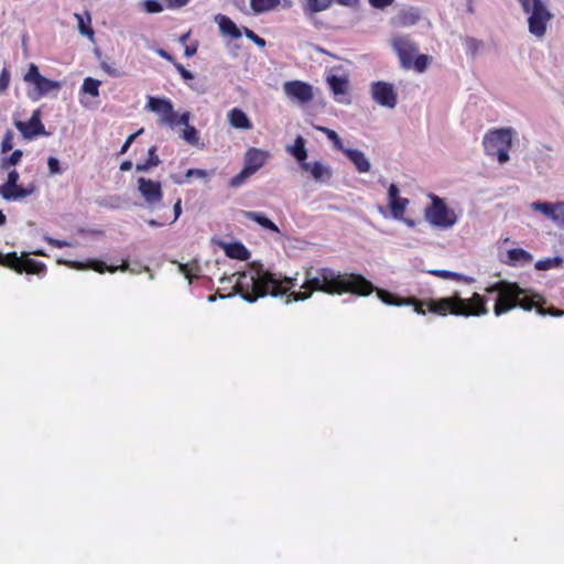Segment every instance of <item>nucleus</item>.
Masks as SVG:
<instances>
[{"mask_svg": "<svg viewBox=\"0 0 564 564\" xmlns=\"http://www.w3.org/2000/svg\"><path fill=\"white\" fill-rule=\"evenodd\" d=\"M234 295H240L248 303L270 294L273 297L286 294L297 285L296 278H288L265 270L260 261L249 263V271L237 272Z\"/></svg>", "mask_w": 564, "mask_h": 564, "instance_id": "nucleus-2", "label": "nucleus"}, {"mask_svg": "<svg viewBox=\"0 0 564 564\" xmlns=\"http://www.w3.org/2000/svg\"><path fill=\"white\" fill-rule=\"evenodd\" d=\"M13 148V132L11 130H7L2 141H1V151L2 153L11 151Z\"/></svg>", "mask_w": 564, "mask_h": 564, "instance_id": "nucleus-48", "label": "nucleus"}, {"mask_svg": "<svg viewBox=\"0 0 564 564\" xmlns=\"http://www.w3.org/2000/svg\"><path fill=\"white\" fill-rule=\"evenodd\" d=\"M371 98L381 107L393 109L398 104V95L393 84L388 82H373L370 85Z\"/></svg>", "mask_w": 564, "mask_h": 564, "instance_id": "nucleus-11", "label": "nucleus"}, {"mask_svg": "<svg viewBox=\"0 0 564 564\" xmlns=\"http://www.w3.org/2000/svg\"><path fill=\"white\" fill-rule=\"evenodd\" d=\"M227 117L230 126L236 129L250 130L252 128V123L247 113L239 108H232Z\"/></svg>", "mask_w": 564, "mask_h": 564, "instance_id": "nucleus-26", "label": "nucleus"}, {"mask_svg": "<svg viewBox=\"0 0 564 564\" xmlns=\"http://www.w3.org/2000/svg\"><path fill=\"white\" fill-rule=\"evenodd\" d=\"M268 158V152L257 148H250L245 154V167L254 174L265 164Z\"/></svg>", "mask_w": 564, "mask_h": 564, "instance_id": "nucleus-21", "label": "nucleus"}, {"mask_svg": "<svg viewBox=\"0 0 564 564\" xmlns=\"http://www.w3.org/2000/svg\"><path fill=\"white\" fill-rule=\"evenodd\" d=\"M214 20L218 24L223 36H228L235 40L241 37L243 30L241 31L229 17L218 13L215 15Z\"/></svg>", "mask_w": 564, "mask_h": 564, "instance_id": "nucleus-22", "label": "nucleus"}, {"mask_svg": "<svg viewBox=\"0 0 564 564\" xmlns=\"http://www.w3.org/2000/svg\"><path fill=\"white\" fill-rule=\"evenodd\" d=\"M100 67L105 73H107L111 77H120L122 75V73L118 68H116L113 64H110L106 61H102L100 63Z\"/></svg>", "mask_w": 564, "mask_h": 564, "instance_id": "nucleus-50", "label": "nucleus"}, {"mask_svg": "<svg viewBox=\"0 0 564 564\" xmlns=\"http://www.w3.org/2000/svg\"><path fill=\"white\" fill-rule=\"evenodd\" d=\"M431 274L433 275H436V276H440V278H443V279H453V280H460L462 279V275L456 273V272H453V271H448V270H432L430 271Z\"/></svg>", "mask_w": 564, "mask_h": 564, "instance_id": "nucleus-49", "label": "nucleus"}, {"mask_svg": "<svg viewBox=\"0 0 564 564\" xmlns=\"http://www.w3.org/2000/svg\"><path fill=\"white\" fill-rule=\"evenodd\" d=\"M562 263L563 258L561 257L545 258L542 260H538L534 264V268L539 271H544L553 268H560Z\"/></svg>", "mask_w": 564, "mask_h": 564, "instance_id": "nucleus-36", "label": "nucleus"}, {"mask_svg": "<svg viewBox=\"0 0 564 564\" xmlns=\"http://www.w3.org/2000/svg\"><path fill=\"white\" fill-rule=\"evenodd\" d=\"M46 241L53 246V247H56V248H63V247H70L72 243L66 241V240H58V239H54V238H51V237H46L45 238Z\"/></svg>", "mask_w": 564, "mask_h": 564, "instance_id": "nucleus-59", "label": "nucleus"}, {"mask_svg": "<svg viewBox=\"0 0 564 564\" xmlns=\"http://www.w3.org/2000/svg\"><path fill=\"white\" fill-rule=\"evenodd\" d=\"M143 8L148 13H159L163 11V6L158 0H145Z\"/></svg>", "mask_w": 564, "mask_h": 564, "instance_id": "nucleus-46", "label": "nucleus"}, {"mask_svg": "<svg viewBox=\"0 0 564 564\" xmlns=\"http://www.w3.org/2000/svg\"><path fill=\"white\" fill-rule=\"evenodd\" d=\"M61 87V82L52 80L42 76V78L34 84V89L32 91H29V97L32 100L36 101L45 95L59 90Z\"/></svg>", "mask_w": 564, "mask_h": 564, "instance_id": "nucleus-20", "label": "nucleus"}, {"mask_svg": "<svg viewBox=\"0 0 564 564\" xmlns=\"http://www.w3.org/2000/svg\"><path fill=\"white\" fill-rule=\"evenodd\" d=\"M58 262L65 263L66 265H68L72 269H75V270L90 269L98 273H104L106 271H109L110 273H115L117 270L126 271L129 267L128 263H123L119 267L107 265L104 261H100V260H88L87 262L59 260Z\"/></svg>", "mask_w": 564, "mask_h": 564, "instance_id": "nucleus-16", "label": "nucleus"}, {"mask_svg": "<svg viewBox=\"0 0 564 564\" xmlns=\"http://www.w3.org/2000/svg\"><path fill=\"white\" fill-rule=\"evenodd\" d=\"M409 203H410L409 199L403 198V197H401L400 199H398L395 202H391V204H389V208H390L392 217L394 219H403V215L405 213V209H406Z\"/></svg>", "mask_w": 564, "mask_h": 564, "instance_id": "nucleus-35", "label": "nucleus"}, {"mask_svg": "<svg viewBox=\"0 0 564 564\" xmlns=\"http://www.w3.org/2000/svg\"><path fill=\"white\" fill-rule=\"evenodd\" d=\"M42 78L36 65L31 64L28 73L24 76V80L32 83L33 85Z\"/></svg>", "mask_w": 564, "mask_h": 564, "instance_id": "nucleus-45", "label": "nucleus"}, {"mask_svg": "<svg viewBox=\"0 0 564 564\" xmlns=\"http://www.w3.org/2000/svg\"><path fill=\"white\" fill-rule=\"evenodd\" d=\"M182 138L188 143V144H192V145H196L198 144V132L196 130L195 127L193 126H187V128H185L183 130V133H182Z\"/></svg>", "mask_w": 564, "mask_h": 564, "instance_id": "nucleus-44", "label": "nucleus"}, {"mask_svg": "<svg viewBox=\"0 0 564 564\" xmlns=\"http://www.w3.org/2000/svg\"><path fill=\"white\" fill-rule=\"evenodd\" d=\"M284 94L292 100L301 105L307 104L313 100V87L301 80H290L283 84Z\"/></svg>", "mask_w": 564, "mask_h": 564, "instance_id": "nucleus-12", "label": "nucleus"}, {"mask_svg": "<svg viewBox=\"0 0 564 564\" xmlns=\"http://www.w3.org/2000/svg\"><path fill=\"white\" fill-rule=\"evenodd\" d=\"M178 271L188 280L191 284L193 281L192 274L199 271V264L195 260L191 263H178Z\"/></svg>", "mask_w": 564, "mask_h": 564, "instance_id": "nucleus-38", "label": "nucleus"}, {"mask_svg": "<svg viewBox=\"0 0 564 564\" xmlns=\"http://www.w3.org/2000/svg\"><path fill=\"white\" fill-rule=\"evenodd\" d=\"M20 178L19 173L15 170H12L8 173L7 182L0 185V196L8 202L21 200L28 196H30L34 191L35 186L30 185L28 187H23L18 184Z\"/></svg>", "mask_w": 564, "mask_h": 564, "instance_id": "nucleus-9", "label": "nucleus"}, {"mask_svg": "<svg viewBox=\"0 0 564 564\" xmlns=\"http://www.w3.org/2000/svg\"><path fill=\"white\" fill-rule=\"evenodd\" d=\"M144 131L143 128L139 129L137 132L130 134L127 140L124 141V143L122 144L121 149H120V152L119 154H124L129 148L131 147V144L133 143V141L135 140V138L140 134H142Z\"/></svg>", "mask_w": 564, "mask_h": 564, "instance_id": "nucleus-51", "label": "nucleus"}, {"mask_svg": "<svg viewBox=\"0 0 564 564\" xmlns=\"http://www.w3.org/2000/svg\"><path fill=\"white\" fill-rule=\"evenodd\" d=\"M161 164V160L159 155L156 154V147H151L148 150V160L143 163H137L135 164V171L137 172H148L152 167H155Z\"/></svg>", "mask_w": 564, "mask_h": 564, "instance_id": "nucleus-31", "label": "nucleus"}, {"mask_svg": "<svg viewBox=\"0 0 564 564\" xmlns=\"http://www.w3.org/2000/svg\"><path fill=\"white\" fill-rule=\"evenodd\" d=\"M522 11L529 15L540 12L547 8L542 0H517Z\"/></svg>", "mask_w": 564, "mask_h": 564, "instance_id": "nucleus-32", "label": "nucleus"}, {"mask_svg": "<svg viewBox=\"0 0 564 564\" xmlns=\"http://www.w3.org/2000/svg\"><path fill=\"white\" fill-rule=\"evenodd\" d=\"M208 175L207 171L205 170H200V169H189L187 170L186 174H185V177L189 178V177H200V178H204Z\"/></svg>", "mask_w": 564, "mask_h": 564, "instance_id": "nucleus-58", "label": "nucleus"}, {"mask_svg": "<svg viewBox=\"0 0 564 564\" xmlns=\"http://www.w3.org/2000/svg\"><path fill=\"white\" fill-rule=\"evenodd\" d=\"M530 208L534 212L541 213L547 219L552 220L554 216L555 203L536 200L530 204Z\"/></svg>", "mask_w": 564, "mask_h": 564, "instance_id": "nucleus-34", "label": "nucleus"}, {"mask_svg": "<svg viewBox=\"0 0 564 564\" xmlns=\"http://www.w3.org/2000/svg\"><path fill=\"white\" fill-rule=\"evenodd\" d=\"M338 3L348 8H357L360 3V0H333V3Z\"/></svg>", "mask_w": 564, "mask_h": 564, "instance_id": "nucleus-60", "label": "nucleus"}, {"mask_svg": "<svg viewBox=\"0 0 564 564\" xmlns=\"http://www.w3.org/2000/svg\"><path fill=\"white\" fill-rule=\"evenodd\" d=\"M304 291H292L289 294L286 304L292 301H305L310 299L315 291L327 294H343L346 292L361 296H367L373 291L377 292L378 299L391 306L414 305L417 314H425L424 303L412 299H400L398 295L383 290L377 289L370 281L361 274H341L330 268H307L305 270V279L301 285Z\"/></svg>", "mask_w": 564, "mask_h": 564, "instance_id": "nucleus-1", "label": "nucleus"}, {"mask_svg": "<svg viewBox=\"0 0 564 564\" xmlns=\"http://www.w3.org/2000/svg\"><path fill=\"white\" fill-rule=\"evenodd\" d=\"M400 189L398 187L397 184L392 183L389 185L388 187V200H389V204H391V202H395L398 199H400Z\"/></svg>", "mask_w": 564, "mask_h": 564, "instance_id": "nucleus-53", "label": "nucleus"}, {"mask_svg": "<svg viewBox=\"0 0 564 564\" xmlns=\"http://www.w3.org/2000/svg\"><path fill=\"white\" fill-rule=\"evenodd\" d=\"M0 264L14 270L19 274L26 272L28 274L44 275L46 272L44 263L29 258L22 259L14 251L7 254L0 253Z\"/></svg>", "mask_w": 564, "mask_h": 564, "instance_id": "nucleus-8", "label": "nucleus"}, {"mask_svg": "<svg viewBox=\"0 0 564 564\" xmlns=\"http://www.w3.org/2000/svg\"><path fill=\"white\" fill-rule=\"evenodd\" d=\"M488 293H497V299L494 306V313L496 316H500L516 307H521L525 311H531L536 307L538 314L545 316H563L564 311L552 307L544 310L538 306L542 301L539 294L532 293L527 289L520 288L517 283L508 281H499L486 289Z\"/></svg>", "mask_w": 564, "mask_h": 564, "instance_id": "nucleus-3", "label": "nucleus"}, {"mask_svg": "<svg viewBox=\"0 0 564 564\" xmlns=\"http://www.w3.org/2000/svg\"><path fill=\"white\" fill-rule=\"evenodd\" d=\"M138 191L148 205L155 206L163 198L161 183L145 177L138 178Z\"/></svg>", "mask_w": 564, "mask_h": 564, "instance_id": "nucleus-14", "label": "nucleus"}, {"mask_svg": "<svg viewBox=\"0 0 564 564\" xmlns=\"http://www.w3.org/2000/svg\"><path fill=\"white\" fill-rule=\"evenodd\" d=\"M197 52V46L196 45H186L185 46V50H184V55L186 57H192L196 54Z\"/></svg>", "mask_w": 564, "mask_h": 564, "instance_id": "nucleus-63", "label": "nucleus"}, {"mask_svg": "<svg viewBox=\"0 0 564 564\" xmlns=\"http://www.w3.org/2000/svg\"><path fill=\"white\" fill-rule=\"evenodd\" d=\"M187 85L198 94H205L207 91V86L204 79L187 83Z\"/></svg>", "mask_w": 564, "mask_h": 564, "instance_id": "nucleus-56", "label": "nucleus"}, {"mask_svg": "<svg viewBox=\"0 0 564 564\" xmlns=\"http://www.w3.org/2000/svg\"><path fill=\"white\" fill-rule=\"evenodd\" d=\"M240 214L245 218L257 223L262 228H264L269 231H272V232L280 234L279 227L271 219H269L263 213L251 212V210H240Z\"/></svg>", "mask_w": 564, "mask_h": 564, "instance_id": "nucleus-24", "label": "nucleus"}, {"mask_svg": "<svg viewBox=\"0 0 564 564\" xmlns=\"http://www.w3.org/2000/svg\"><path fill=\"white\" fill-rule=\"evenodd\" d=\"M552 221L561 229H564V202L555 203L554 216Z\"/></svg>", "mask_w": 564, "mask_h": 564, "instance_id": "nucleus-43", "label": "nucleus"}, {"mask_svg": "<svg viewBox=\"0 0 564 564\" xmlns=\"http://www.w3.org/2000/svg\"><path fill=\"white\" fill-rule=\"evenodd\" d=\"M431 204L424 209L425 220L433 227L441 229L452 228L458 220L454 209L449 208L443 198L430 194Z\"/></svg>", "mask_w": 564, "mask_h": 564, "instance_id": "nucleus-7", "label": "nucleus"}, {"mask_svg": "<svg viewBox=\"0 0 564 564\" xmlns=\"http://www.w3.org/2000/svg\"><path fill=\"white\" fill-rule=\"evenodd\" d=\"M317 129L326 134L327 139L333 142L334 147L337 150L344 153V150H346L347 148L344 147L343 141L336 131L326 127H318Z\"/></svg>", "mask_w": 564, "mask_h": 564, "instance_id": "nucleus-39", "label": "nucleus"}, {"mask_svg": "<svg viewBox=\"0 0 564 564\" xmlns=\"http://www.w3.org/2000/svg\"><path fill=\"white\" fill-rule=\"evenodd\" d=\"M301 169L308 172L317 183H327L333 177V170L328 164L321 161L305 162Z\"/></svg>", "mask_w": 564, "mask_h": 564, "instance_id": "nucleus-18", "label": "nucleus"}, {"mask_svg": "<svg viewBox=\"0 0 564 564\" xmlns=\"http://www.w3.org/2000/svg\"><path fill=\"white\" fill-rule=\"evenodd\" d=\"M169 6L173 8H182L187 4L188 0H167Z\"/></svg>", "mask_w": 564, "mask_h": 564, "instance_id": "nucleus-64", "label": "nucleus"}, {"mask_svg": "<svg viewBox=\"0 0 564 564\" xmlns=\"http://www.w3.org/2000/svg\"><path fill=\"white\" fill-rule=\"evenodd\" d=\"M251 175L253 174L243 166V169L229 181V186L235 188L240 187Z\"/></svg>", "mask_w": 564, "mask_h": 564, "instance_id": "nucleus-42", "label": "nucleus"}, {"mask_svg": "<svg viewBox=\"0 0 564 564\" xmlns=\"http://www.w3.org/2000/svg\"><path fill=\"white\" fill-rule=\"evenodd\" d=\"M182 202L181 199H178L175 204H174V207H173V210H174V218L171 223H174L176 221V219L180 217L181 213H182V206H181Z\"/></svg>", "mask_w": 564, "mask_h": 564, "instance_id": "nucleus-62", "label": "nucleus"}, {"mask_svg": "<svg viewBox=\"0 0 564 564\" xmlns=\"http://www.w3.org/2000/svg\"><path fill=\"white\" fill-rule=\"evenodd\" d=\"M23 156V152L21 150H14L11 155L3 158L1 167L3 170H9L11 166L17 165Z\"/></svg>", "mask_w": 564, "mask_h": 564, "instance_id": "nucleus-41", "label": "nucleus"}, {"mask_svg": "<svg viewBox=\"0 0 564 564\" xmlns=\"http://www.w3.org/2000/svg\"><path fill=\"white\" fill-rule=\"evenodd\" d=\"M333 6V0H305L302 3L303 13L308 19L314 14L328 10Z\"/></svg>", "mask_w": 564, "mask_h": 564, "instance_id": "nucleus-28", "label": "nucleus"}, {"mask_svg": "<svg viewBox=\"0 0 564 564\" xmlns=\"http://www.w3.org/2000/svg\"><path fill=\"white\" fill-rule=\"evenodd\" d=\"M286 151L297 161L300 167L306 162L307 150L305 148V139L302 135H297L294 144L289 145Z\"/></svg>", "mask_w": 564, "mask_h": 564, "instance_id": "nucleus-29", "label": "nucleus"}, {"mask_svg": "<svg viewBox=\"0 0 564 564\" xmlns=\"http://www.w3.org/2000/svg\"><path fill=\"white\" fill-rule=\"evenodd\" d=\"M280 0H250V7L256 14L275 9Z\"/></svg>", "mask_w": 564, "mask_h": 564, "instance_id": "nucleus-33", "label": "nucleus"}, {"mask_svg": "<svg viewBox=\"0 0 564 564\" xmlns=\"http://www.w3.org/2000/svg\"><path fill=\"white\" fill-rule=\"evenodd\" d=\"M370 6L376 8V9H380V10H383L386 9L387 7L391 6L394 0H368Z\"/></svg>", "mask_w": 564, "mask_h": 564, "instance_id": "nucleus-57", "label": "nucleus"}, {"mask_svg": "<svg viewBox=\"0 0 564 564\" xmlns=\"http://www.w3.org/2000/svg\"><path fill=\"white\" fill-rule=\"evenodd\" d=\"M514 134L516 131L512 128L489 130L482 140L486 154L496 156L500 164L507 163L510 160L509 150Z\"/></svg>", "mask_w": 564, "mask_h": 564, "instance_id": "nucleus-6", "label": "nucleus"}, {"mask_svg": "<svg viewBox=\"0 0 564 564\" xmlns=\"http://www.w3.org/2000/svg\"><path fill=\"white\" fill-rule=\"evenodd\" d=\"M507 256L508 263L511 265H524L531 263V261L533 260L532 254L522 248L510 249L508 250Z\"/></svg>", "mask_w": 564, "mask_h": 564, "instance_id": "nucleus-30", "label": "nucleus"}, {"mask_svg": "<svg viewBox=\"0 0 564 564\" xmlns=\"http://www.w3.org/2000/svg\"><path fill=\"white\" fill-rule=\"evenodd\" d=\"M344 154L351 161L359 173H368L371 170V163L364 152L357 149L347 148Z\"/></svg>", "mask_w": 564, "mask_h": 564, "instance_id": "nucleus-23", "label": "nucleus"}, {"mask_svg": "<svg viewBox=\"0 0 564 564\" xmlns=\"http://www.w3.org/2000/svg\"><path fill=\"white\" fill-rule=\"evenodd\" d=\"M15 128L21 132L24 139L32 140L39 135H47L44 124L41 121V111L34 110L28 122L17 120Z\"/></svg>", "mask_w": 564, "mask_h": 564, "instance_id": "nucleus-13", "label": "nucleus"}, {"mask_svg": "<svg viewBox=\"0 0 564 564\" xmlns=\"http://www.w3.org/2000/svg\"><path fill=\"white\" fill-rule=\"evenodd\" d=\"M47 166H48L51 174H61L62 173V170L59 166V161L54 156L48 158Z\"/></svg>", "mask_w": 564, "mask_h": 564, "instance_id": "nucleus-55", "label": "nucleus"}, {"mask_svg": "<svg viewBox=\"0 0 564 564\" xmlns=\"http://www.w3.org/2000/svg\"><path fill=\"white\" fill-rule=\"evenodd\" d=\"M422 17V12L416 7H405L401 9L392 19V24L399 28L415 25Z\"/></svg>", "mask_w": 564, "mask_h": 564, "instance_id": "nucleus-19", "label": "nucleus"}, {"mask_svg": "<svg viewBox=\"0 0 564 564\" xmlns=\"http://www.w3.org/2000/svg\"><path fill=\"white\" fill-rule=\"evenodd\" d=\"M189 117H191V115H189V112H187V111H186V112H184V113H182L181 116H178V115H177V118H176V126H177V124H182V126H185V128H187V126H189V124H188V122H189Z\"/></svg>", "mask_w": 564, "mask_h": 564, "instance_id": "nucleus-61", "label": "nucleus"}, {"mask_svg": "<svg viewBox=\"0 0 564 564\" xmlns=\"http://www.w3.org/2000/svg\"><path fill=\"white\" fill-rule=\"evenodd\" d=\"M10 84V72L3 68L0 74V93H4Z\"/></svg>", "mask_w": 564, "mask_h": 564, "instance_id": "nucleus-54", "label": "nucleus"}, {"mask_svg": "<svg viewBox=\"0 0 564 564\" xmlns=\"http://www.w3.org/2000/svg\"><path fill=\"white\" fill-rule=\"evenodd\" d=\"M429 311L440 315H446L451 313L453 315H485L487 308L485 306V300L479 294H475L470 300H464L459 296L443 297L434 300L429 306Z\"/></svg>", "mask_w": 564, "mask_h": 564, "instance_id": "nucleus-4", "label": "nucleus"}, {"mask_svg": "<svg viewBox=\"0 0 564 564\" xmlns=\"http://www.w3.org/2000/svg\"><path fill=\"white\" fill-rule=\"evenodd\" d=\"M554 18L549 8L528 17L529 32L538 39L545 36L547 25Z\"/></svg>", "mask_w": 564, "mask_h": 564, "instance_id": "nucleus-15", "label": "nucleus"}, {"mask_svg": "<svg viewBox=\"0 0 564 564\" xmlns=\"http://www.w3.org/2000/svg\"><path fill=\"white\" fill-rule=\"evenodd\" d=\"M466 55L470 59L477 58L485 50V42L474 36H460Z\"/></svg>", "mask_w": 564, "mask_h": 564, "instance_id": "nucleus-25", "label": "nucleus"}, {"mask_svg": "<svg viewBox=\"0 0 564 564\" xmlns=\"http://www.w3.org/2000/svg\"><path fill=\"white\" fill-rule=\"evenodd\" d=\"M100 85V80L95 79L93 77H86L82 86V91L93 97H98Z\"/></svg>", "mask_w": 564, "mask_h": 564, "instance_id": "nucleus-37", "label": "nucleus"}, {"mask_svg": "<svg viewBox=\"0 0 564 564\" xmlns=\"http://www.w3.org/2000/svg\"><path fill=\"white\" fill-rule=\"evenodd\" d=\"M221 248L226 256L231 259L246 261L250 258V251L241 242L221 243Z\"/></svg>", "mask_w": 564, "mask_h": 564, "instance_id": "nucleus-27", "label": "nucleus"}, {"mask_svg": "<svg viewBox=\"0 0 564 564\" xmlns=\"http://www.w3.org/2000/svg\"><path fill=\"white\" fill-rule=\"evenodd\" d=\"M242 33L246 35L248 40L252 41L257 46H265V40L257 35L252 30L245 26Z\"/></svg>", "mask_w": 564, "mask_h": 564, "instance_id": "nucleus-47", "label": "nucleus"}, {"mask_svg": "<svg viewBox=\"0 0 564 564\" xmlns=\"http://www.w3.org/2000/svg\"><path fill=\"white\" fill-rule=\"evenodd\" d=\"M86 14H87V23L84 21L83 15L75 13V18L77 19V22H78V31L82 35L93 37L94 31L90 26V14L88 12Z\"/></svg>", "mask_w": 564, "mask_h": 564, "instance_id": "nucleus-40", "label": "nucleus"}, {"mask_svg": "<svg viewBox=\"0 0 564 564\" xmlns=\"http://www.w3.org/2000/svg\"><path fill=\"white\" fill-rule=\"evenodd\" d=\"M145 109L160 116V124L170 127L176 126L177 112L174 111L173 104L170 99L149 96Z\"/></svg>", "mask_w": 564, "mask_h": 564, "instance_id": "nucleus-10", "label": "nucleus"}, {"mask_svg": "<svg viewBox=\"0 0 564 564\" xmlns=\"http://www.w3.org/2000/svg\"><path fill=\"white\" fill-rule=\"evenodd\" d=\"M174 66L184 80L188 82L195 79L194 74L186 69L181 63H174Z\"/></svg>", "mask_w": 564, "mask_h": 564, "instance_id": "nucleus-52", "label": "nucleus"}, {"mask_svg": "<svg viewBox=\"0 0 564 564\" xmlns=\"http://www.w3.org/2000/svg\"><path fill=\"white\" fill-rule=\"evenodd\" d=\"M390 44L403 69L413 68L417 73H424L427 69L431 57L417 54L419 45L410 35L395 34L391 37Z\"/></svg>", "mask_w": 564, "mask_h": 564, "instance_id": "nucleus-5", "label": "nucleus"}, {"mask_svg": "<svg viewBox=\"0 0 564 564\" xmlns=\"http://www.w3.org/2000/svg\"><path fill=\"white\" fill-rule=\"evenodd\" d=\"M326 80L335 100L339 104L349 105L350 98L348 96V78L346 76L330 75Z\"/></svg>", "mask_w": 564, "mask_h": 564, "instance_id": "nucleus-17", "label": "nucleus"}]
</instances>
